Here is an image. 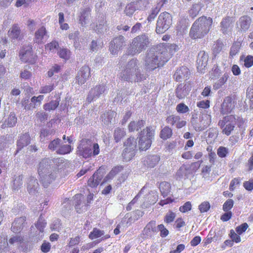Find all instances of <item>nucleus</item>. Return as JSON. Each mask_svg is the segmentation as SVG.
<instances>
[{
  "label": "nucleus",
  "mask_w": 253,
  "mask_h": 253,
  "mask_svg": "<svg viewBox=\"0 0 253 253\" xmlns=\"http://www.w3.org/2000/svg\"><path fill=\"white\" fill-rule=\"evenodd\" d=\"M178 49V46L174 43L159 44L156 52L149 51L146 55L145 66L147 70L152 71L163 66Z\"/></svg>",
  "instance_id": "nucleus-1"
},
{
  "label": "nucleus",
  "mask_w": 253,
  "mask_h": 253,
  "mask_svg": "<svg viewBox=\"0 0 253 253\" xmlns=\"http://www.w3.org/2000/svg\"><path fill=\"white\" fill-rule=\"evenodd\" d=\"M213 20L210 17L202 16L193 24L189 32L190 37L194 40L206 36L212 27Z\"/></svg>",
  "instance_id": "nucleus-2"
},
{
  "label": "nucleus",
  "mask_w": 253,
  "mask_h": 253,
  "mask_svg": "<svg viewBox=\"0 0 253 253\" xmlns=\"http://www.w3.org/2000/svg\"><path fill=\"white\" fill-rule=\"evenodd\" d=\"M100 153L99 146L97 143H92L90 139L83 138L80 140L77 147V154L84 159L98 155Z\"/></svg>",
  "instance_id": "nucleus-3"
},
{
  "label": "nucleus",
  "mask_w": 253,
  "mask_h": 253,
  "mask_svg": "<svg viewBox=\"0 0 253 253\" xmlns=\"http://www.w3.org/2000/svg\"><path fill=\"white\" fill-rule=\"evenodd\" d=\"M245 123L242 118L230 115L224 117L218 123V126L222 130V134L229 136L235 128V126L241 127Z\"/></svg>",
  "instance_id": "nucleus-4"
},
{
  "label": "nucleus",
  "mask_w": 253,
  "mask_h": 253,
  "mask_svg": "<svg viewBox=\"0 0 253 253\" xmlns=\"http://www.w3.org/2000/svg\"><path fill=\"white\" fill-rule=\"evenodd\" d=\"M150 42V39L145 34L136 36L132 40L128 48L129 54L133 55L140 53L149 46Z\"/></svg>",
  "instance_id": "nucleus-5"
},
{
  "label": "nucleus",
  "mask_w": 253,
  "mask_h": 253,
  "mask_svg": "<svg viewBox=\"0 0 253 253\" xmlns=\"http://www.w3.org/2000/svg\"><path fill=\"white\" fill-rule=\"evenodd\" d=\"M154 132L151 126H147L140 132L138 146L140 150L146 151L150 147L152 139L154 138Z\"/></svg>",
  "instance_id": "nucleus-6"
},
{
  "label": "nucleus",
  "mask_w": 253,
  "mask_h": 253,
  "mask_svg": "<svg viewBox=\"0 0 253 253\" xmlns=\"http://www.w3.org/2000/svg\"><path fill=\"white\" fill-rule=\"evenodd\" d=\"M172 24L171 15L167 12L160 14L157 22L156 32L157 34H163L165 32Z\"/></svg>",
  "instance_id": "nucleus-7"
},
{
  "label": "nucleus",
  "mask_w": 253,
  "mask_h": 253,
  "mask_svg": "<svg viewBox=\"0 0 253 253\" xmlns=\"http://www.w3.org/2000/svg\"><path fill=\"white\" fill-rule=\"evenodd\" d=\"M135 74L137 78L136 81L141 80L138 79V68H137V60H131L126 65V68L123 71L121 75V79L124 81H129L133 75Z\"/></svg>",
  "instance_id": "nucleus-8"
},
{
  "label": "nucleus",
  "mask_w": 253,
  "mask_h": 253,
  "mask_svg": "<svg viewBox=\"0 0 253 253\" xmlns=\"http://www.w3.org/2000/svg\"><path fill=\"white\" fill-rule=\"evenodd\" d=\"M19 57L22 62L31 65L35 64L38 58V56L34 54L32 46L31 45L23 47L19 53Z\"/></svg>",
  "instance_id": "nucleus-9"
},
{
  "label": "nucleus",
  "mask_w": 253,
  "mask_h": 253,
  "mask_svg": "<svg viewBox=\"0 0 253 253\" xmlns=\"http://www.w3.org/2000/svg\"><path fill=\"white\" fill-rule=\"evenodd\" d=\"M47 166L48 160L47 159H43L40 163L38 169L39 174L41 178L40 181L42 182L44 187H46L54 179V177H51L50 175L43 176V174L45 172Z\"/></svg>",
  "instance_id": "nucleus-10"
},
{
  "label": "nucleus",
  "mask_w": 253,
  "mask_h": 253,
  "mask_svg": "<svg viewBox=\"0 0 253 253\" xmlns=\"http://www.w3.org/2000/svg\"><path fill=\"white\" fill-rule=\"evenodd\" d=\"M236 96H228L226 97L221 105L220 113L222 115L229 114L234 109L236 104Z\"/></svg>",
  "instance_id": "nucleus-11"
},
{
  "label": "nucleus",
  "mask_w": 253,
  "mask_h": 253,
  "mask_svg": "<svg viewBox=\"0 0 253 253\" xmlns=\"http://www.w3.org/2000/svg\"><path fill=\"white\" fill-rule=\"evenodd\" d=\"M105 169L103 167H100L88 179L87 185L91 188L96 187L101 182L104 176L103 171Z\"/></svg>",
  "instance_id": "nucleus-12"
},
{
  "label": "nucleus",
  "mask_w": 253,
  "mask_h": 253,
  "mask_svg": "<svg viewBox=\"0 0 253 253\" xmlns=\"http://www.w3.org/2000/svg\"><path fill=\"white\" fill-rule=\"evenodd\" d=\"M190 75L189 69L185 66H181L176 70L173 75V79L176 82H181L183 80L189 79Z\"/></svg>",
  "instance_id": "nucleus-13"
},
{
  "label": "nucleus",
  "mask_w": 253,
  "mask_h": 253,
  "mask_svg": "<svg viewBox=\"0 0 253 253\" xmlns=\"http://www.w3.org/2000/svg\"><path fill=\"white\" fill-rule=\"evenodd\" d=\"M125 43L124 37L123 36H120L113 39L110 42V51L113 55L116 54L120 50Z\"/></svg>",
  "instance_id": "nucleus-14"
},
{
  "label": "nucleus",
  "mask_w": 253,
  "mask_h": 253,
  "mask_svg": "<svg viewBox=\"0 0 253 253\" xmlns=\"http://www.w3.org/2000/svg\"><path fill=\"white\" fill-rule=\"evenodd\" d=\"M90 76V69L88 66H83L78 73L76 78L77 81L79 84H83Z\"/></svg>",
  "instance_id": "nucleus-15"
},
{
  "label": "nucleus",
  "mask_w": 253,
  "mask_h": 253,
  "mask_svg": "<svg viewBox=\"0 0 253 253\" xmlns=\"http://www.w3.org/2000/svg\"><path fill=\"white\" fill-rule=\"evenodd\" d=\"M209 60V55L205 51H201L198 56L197 69L200 72H202L203 70L207 67Z\"/></svg>",
  "instance_id": "nucleus-16"
},
{
  "label": "nucleus",
  "mask_w": 253,
  "mask_h": 253,
  "mask_svg": "<svg viewBox=\"0 0 253 253\" xmlns=\"http://www.w3.org/2000/svg\"><path fill=\"white\" fill-rule=\"evenodd\" d=\"M105 86L103 85H96L92 88L88 94L87 100L88 102H91L95 97H98L101 94L105 91Z\"/></svg>",
  "instance_id": "nucleus-17"
},
{
  "label": "nucleus",
  "mask_w": 253,
  "mask_h": 253,
  "mask_svg": "<svg viewBox=\"0 0 253 253\" xmlns=\"http://www.w3.org/2000/svg\"><path fill=\"white\" fill-rule=\"evenodd\" d=\"M157 232L156 223L154 220H151L149 222L142 231V235L143 238H146L149 237H152V233H154Z\"/></svg>",
  "instance_id": "nucleus-18"
},
{
  "label": "nucleus",
  "mask_w": 253,
  "mask_h": 253,
  "mask_svg": "<svg viewBox=\"0 0 253 253\" xmlns=\"http://www.w3.org/2000/svg\"><path fill=\"white\" fill-rule=\"evenodd\" d=\"M31 141V138L28 133L21 135L17 142V149L15 154L18 153L24 147L27 146Z\"/></svg>",
  "instance_id": "nucleus-19"
},
{
  "label": "nucleus",
  "mask_w": 253,
  "mask_h": 253,
  "mask_svg": "<svg viewBox=\"0 0 253 253\" xmlns=\"http://www.w3.org/2000/svg\"><path fill=\"white\" fill-rule=\"evenodd\" d=\"M47 32L45 26H42L38 28L35 33L34 42L38 44L43 43V39L44 36L47 35Z\"/></svg>",
  "instance_id": "nucleus-20"
},
{
  "label": "nucleus",
  "mask_w": 253,
  "mask_h": 253,
  "mask_svg": "<svg viewBox=\"0 0 253 253\" xmlns=\"http://www.w3.org/2000/svg\"><path fill=\"white\" fill-rule=\"evenodd\" d=\"M191 90V87L189 85L180 84L176 89V96L179 99L184 98Z\"/></svg>",
  "instance_id": "nucleus-21"
},
{
  "label": "nucleus",
  "mask_w": 253,
  "mask_h": 253,
  "mask_svg": "<svg viewBox=\"0 0 253 253\" xmlns=\"http://www.w3.org/2000/svg\"><path fill=\"white\" fill-rule=\"evenodd\" d=\"M251 18L247 15L241 17L238 21V25L241 32H246L250 27Z\"/></svg>",
  "instance_id": "nucleus-22"
},
{
  "label": "nucleus",
  "mask_w": 253,
  "mask_h": 253,
  "mask_svg": "<svg viewBox=\"0 0 253 253\" xmlns=\"http://www.w3.org/2000/svg\"><path fill=\"white\" fill-rule=\"evenodd\" d=\"M25 221V217H21L15 220L12 224L11 231L14 233H20L24 227V223Z\"/></svg>",
  "instance_id": "nucleus-23"
},
{
  "label": "nucleus",
  "mask_w": 253,
  "mask_h": 253,
  "mask_svg": "<svg viewBox=\"0 0 253 253\" xmlns=\"http://www.w3.org/2000/svg\"><path fill=\"white\" fill-rule=\"evenodd\" d=\"M233 22V18L229 16H226L223 18L220 22L221 31L223 34L228 33L229 28Z\"/></svg>",
  "instance_id": "nucleus-24"
},
{
  "label": "nucleus",
  "mask_w": 253,
  "mask_h": 253,
  "mask_svg": "<svg viewBox=\"0 0 253 253\" xmlns=\"http://www.w3.org/2000/svg\"><path fill=\"white\" fill-rule=\"evenodd\" d=\"M159 189L161 195L163 197H166L169 195L171 191V185L167 181H163L159 184Z\"/></svg>",
  "instance_id": "nucleus-25"
},
{
  "label": "nucleus",
  "mask_w": 253,
  "mask_h": 253,
  "mask_svg": "<svg viewBox=\"0 0 253 253\" xmlns=\"http://www.w3.org/2000/svg\"><path fill=\"white\" fill-rule=\"evenodd\" d=\"M123 169V167L122 166H116L113 168L109 172V173L105 176L101 184L102 185L108 180L112 179L116 174L121 172Z\"/></svg>",
  "instance_id": "nucleus-26"
},
{
  "label": "nucleus",
  "mask_w": 253,
  "mask_h": 253,
  "mask_svg": "<svg viewBox=\"0 0 253 253\" xmlns=\"http://www.w3.org/2000/svg\"><path fill=\"white\" fill-rule=\"evenodd\" d=\"M84 196L82 194H77L73 197L75 202L74 206L76 211L78 213H81L83 211L82 207H81Z\"/></svg>",
  "instance_id": "nucleus-27"
},
{
  "label": "nucleus",
  "mask_w": 253,
  "mask_h": 253,
  "mask_svg": "<svg viewBox=\"0 0 253 253\" xmlns=\"http://www.w3.org/2000/svg\"><path fill=\"white\" fill-rule=\"evenodd\" d=\"M172 134V129L168 126H165L160 131V137L163 140H166L170 138Z\"/></svg>",
  "instance_id": "nucleus-28"
},
{
  "label": "nucleus",
  "mask_w": 253,
  "mask_h": 253,
  "mask_svg": "<svg viewBox=\"0 0 253 253\" xmlns=\"http://www.w3.org/2000/svg\"><path fill=\"white\" fill-rule=\"evenodd\" d=\"M145 125V121L143 120H139L137 122L132 121L128 125V128L129 132H132L135 130L138 131L140 128Z\"/></svg>",
  "instance_id": "nucleus-29"
},
{
  "label": "nucleus",
  "mask_w": 253,
  "mask_h": 253,
  "mask_svg": "<svg viewBox=\"0 0 253 253\" xmlns=\"http://www.w3.org/2000/svg\"><path fill=\"white\" fill-rule=\"evenodd\" d=\"M229 78V74L228 73H225L222 76L213 84V88L216 90L221 88L227 82Z\"/></svg>",
  "instance_id": "nucleus-30"
},
{
  "label": "nucleus",
  "mask_w": 253,
  "mask_h": 253,
  "mask_svg": "<svg viewBox=\"0 0 253 253\" xmlns=\"http://www.w3.org/2000/svg\"><path fill=\"white\" fill-rule=\"evenodd\" d=\"M160 160V157L157 155L150 156L147 158L146 164L148 168H153L158 164Z\"/></svg>",
  "instance_id": "nucleus-31"
},
{
  "label": "nucleus",
  "mask_w": 253,
  "mask_h": 253,
  "mask_svg": "<svg viewBox=\"0 0 253 253\" xmlns=\"http://www.w3.org/2000/svg\"><path fill=\"white\" fill-rule=\"evenodd\" d=\"M90 12L91 9L89 7L85 8L82 11L79 17V21L82 25L85 24L86 20L90 16Z\"/></svg>",
  "instance_id": "nucleus-32"
},
{
  "label": "nucleus",
  "mask_w": 253,
  "mask_h": 253,
  "mask_svg": "<svg viewBox=\"0 0 253 253\" xmlns=\"http://www.w3.org/2000/svg\"><path fill=\"white\" fill-rule=\"evenodd\" d=\"M39 184L37 179L31 178L28 182V191L31 194H35L37 192Z\"/></svg>",
  "instance_id": "nucleus-33"
},
{
  "label": "nucleus",
  "mask_w": 253,
  "mask_h": 253,
  "mask_svg": "<svg viewBox=\"0 0 253 253\" xmlns=\"http://www.w3.org/2000/svg\"><path fill=\"white\" fill-rule=\"evenodd\" d=\"M126 135V132L124 128H117L114 133V140L116 143L120 142Z\"/></svg>",
  "instance_id": "nucleus-34"
},
{
  "label": "nucleus",
  "mask_w": 253,
  "mask_h": 253,
  "mask_svg": "<svg viewBox=\"0 0 253 253\" xmlns=\"http://www.w3.org/2000/svg\"><path fill=\"white\" fill-rule=\"evenodd\" d=\"M125 149H129L130 150H135L136 148V141L134 137L128 138L124 142Z\"/></svg>",
  "instance_id": "nucleus-35"
},
{
  "label": "nucleus",
  "mask_w": 253,
  "mask_h": 253,
  "mask_svg": "<svg viewBox=\"0 0 253 253\" xmlns=\"http://www.w3.org/2000/svg\"><path fill=\"white\" fill-rule=\"evenodd\" d=\"M136 150H130L129 149H124L122 153V157L125 161L131 160L135 154Z\"/></svg>",
  "instance_id": "nucleus-36"
},
{
  "label": "nucleus",
  "mask_w": 253,
  "mask_h": 253,
  "mask_svg": "<svg viewBox=\"0 0 253 253\" xmlns=\"http://www.w3.org/2000/svg\"><path fill=\"white\" fill-rule=\"evenodd\" d=\"M201 9V7L199 4H194L189 10V14L192 18L196 17Z\"/></svg>",
  "instance_id": "nucleus-37"
},
{
  "label": "nucleus",
  "mask_w": 253,
  "mask_h": 253,
  "mask_svg": "<svg viewBox=\"0 0 253 253\" xmlns=\"http://www.w3.org/2000/svg\"><path fill=\"white\" fill-rule=\"evenodd\" d=\"M240 60H243L244 66L247 68H249L253 66V56L252 55H248L245 57L243 56H241L240 57Z\"/></svg>",
  "instance_id": "nucleus-38"
},
{
  "label": "nucleus",
  "mask_w": 253,
  "mask_h": 253,
  "mask_svg": "<svg viewBox=\"0 0 253 253\" xmlns=\"http://www.w3.org/2000/svg\"><path fill=\"white\" fill-rule=\"evenodd\" d=\"M241 44L240 42H235L233 43L229 53L230 56L233 57L239 52Z\"/></svg>",
  "instance_id": "nucleus-39"
},
{
  "label": "nucleus",
  "mask_w": 253,
  "mask_h": 253,
  "mask_svg": "<svg viewBox=\"0 0 253 253\" xmlns=\"http://www.w3.org/2000/svg\"><path fill=\"white\" fill-rule=\"evenodd\" d=\"M136 10L135 5L131 2L126 5L124 12L127 16H131Z\"/></svg>",
  "instance_id": "nucleus-40"
},
{
  "label": "nucleus",
  "mask_w": 253,
  "mask_h": 253,
  "mask_svg": "<svg viewBox=\"0 0 253 253\" xmlns=\"http://www.w3.org/2000/svg\"><path fill=\"white\" fill-rule=\"evenodd\" d=\"M72 150L70 145H61L56 151V153L60 155H65L70 153Z\"/></svg>",
  "instance_id": "nucleus-41"
},
{
  "label": "nucleus",
  "mask_w": 253,
  "mask_h": 253,
  "mask_svg": "<svg viewBox=\"0 0 253 253\" xmlns=\"http://www.w3.org/2000/svg\"><path fill=\"white\" fill-rule=\"evenodd\" d=\"M59 105V101L56 100H51L49 103L43 105V109L45 111H51L55 110Z\"/></svg>",
  "instance_id": "nucleus-42"
},
{
  "label": "nucleus",
  "mask_w": 253,
  "mask_h": 253,
  "mask_svg": "<svg viewBox=\"0 0 253 253\" xmlns=\"http://www.w3.org/2000/svg\"><path fill=\"white\" fill-rule=\"evenodd\" d=\"M104 235V231L100 230L97 228H94L92 231H91L89 234V238L93 240L98 238H99Z\"/></svg>",
  "instance_id": "nucleus-43"
},
{
  "label": "nucleus",
  "mask_w": 253,
  "mask_h": 253,
  "mask_svg": "<svg viewBox=\"0 0 253 253\" xmlns=\"http://www.w3.org/2000/svg\"><path fill=\"white\" fill-rule=\"evenodd\" d=\"M175 217L176 213L172 211H169L164 217V222L166 224L170 223L174 220Z\"/></svg>",
  "instance_id": "nucleus-44"
},
{
  "label": "nucleus",
  "mask_w": 253,
  "mask_h": 253,
  "mask_svg": "<svg viewBox=\"0 0 253 253\" xmlns=\"http://www.w3.org/2000/svg\"><path fill=\"white\" fill-rule=\"evenodd\" d=\"M8 34L12 39H17L20 34V30L17 25H14L9 31Z\"/></svg>",
  "instance_id": "nucleus-45"
},
{
  "label": "nucleus",
  "mask_w": 253,
  "mask_h": 253,
  "mask_svg": "<svg viewBox=\"0 0 253 253\" xmlns=\"http://www.w3.org/2000/svg\"><path fill=\"white\" fill-rule=\"evenodd\" d=\"M229 153L228 149L224 146H219L217 150V154L219 157H226Z\"/></svg>",
  "instance_id": "nucleus-46"
},
{
  "label": "nucleus",
  "mask_w": 253,
  "mask_h": 253,
  "mask_svg": "<svg viewBox=\"0 0 253 253\" xmlns=\"http://www.w3.org/2000/svg\"><path fill=\"white\" fill-rule=\"evenodd\" d=\"M17 123V118L14 113H10L9 115L7 121L6 125L8 127H12L14 126Z\"/></svg>",
  "instance_id": "nucleus-47"
},
{
  "label": "nucleus",
  "mask_w": 253,
  "mask_h": 253,
  "mask_svg": "<svg viewBox=\"0 0 253 253\" xmlns=\"http://www.w3.org/2000/svg\"><path fill=\"white\" fill-rule=\"evenodd\" d=\"M157 229L160 232V236L162 238L167 237L169 234V230L163 224L158 225L157 226Z\"/></svg>",
  "instance_id": "nucleus-48"
},
{
  "label": "nucleus",
  "mask_w": 253,
  "mask_h": 253,
  "mask_svg": "<svg viewBox=\"0 0 253 253\" xmlns=\"http://www.w3.org/2000/svg\"><path fill=\"white\" fill-rule=\"evenodd\" d=\"M234 205V201L231 199H229L223 204L222 209L224 211H231Z\"/></svg>",
  "instance_id": "nucleus-49"
},
{
  "label": "nucleus",
  "mask_w": 253,
  "mask_h": 253,
  "mask_svg": "<svg viewBox=\"0 0 253 253\" xmlns=\"http://www.w3.org/2000/svg\"><path fill=\"white\" fill-rule=\"evenodd\" d=\"M54 88V85L53 84L50 85H45L42 86L41 87L40 93L42 94H46L51 92Z\"/></svg>",
  "instance_id": "nucleus-50"
},
{
  "label": "nucleus",
  "mask_w": 253,
  "mask_h": 253,
  "mask_svg": "<svg viewBox=\"0 0 253 253\" xmlns=\"http://www.w3.org/2000/svg\"><path fill=\"white\" fill-rule=\"evenodd\" d=\"M192 209V204L191 202L188 201L184 204L183 205L179 208V211L182 213H185L190 211Z\"/></svg>",
  "instance_id": "nucleus-51"
},
{
  "label": "nucleus",
  "mask_w": 253,
  "mask_h": 253,
  "mask_svg": "<svg viewBox=\"0 0 253 253\" xmlns=\"http://www.w3.org/2000/svg\"><path fill=\"white\" fill-rule=\"evenodd\" d=\"M58 54L60 57L67 60L70 57V51L66 48H61L59 50Z\"/></svg>",
  "instance_id": "nucleus-52"
},
{
  "label": "nucleus",
  "mask_w": 253,
  "mask_h": 253,
  "mask_svg": "<svg viewBox=\"0 0 253 253\" xmlns=\"http://www.w3.org/2000/svg\"><path fill=\"white\" fill-rule=\"evenodd\" d=\"M135 5L137 10H140L146 7L148 3V0H138L132 2Z\"/></svg>",
  "instance_id": "nucleus-53"
},
{
  "label": "nucleus",
  "mask_w": 253,
  "mask_h": 253,
  "mask_svg": "<svg viewBox=\"0 0 253 253\" xmlns=\"http://www.w3.org/2000/svg\"><path fill=\"white\" fill-rule=\"evenodd\" d=\"M241 183V178L240 177H236L233 178L230 182L229 185V190L231 191H234L236 186L239 185Z\"/></svg>",
  "instance_id": "nucleus-54"
},
{
  "label": "nucleus",
  "mask_w": 253,
  "mask_h": 253,
  "mask_svg": "<svg viewBox=\"0 0 253 253\" xmlns=\"http://www.w3.org/2000/svg\"><path fill=\"white\" fill-rule=\"evenodd\" d=\"M179 120V116L171 115L166 118V122L168 124L173 126L176 124V121Z\"/></svg>",
  "instance_id": "nucleus-55"
},
{
  "label": "nucleus",
  "mask_w": 253,
  "mask_h": 253,
  "mask_svg": "<svg viewBox=\"0 0 253 253\" xmlns=\"http://www.w3.org/2000/svg\"><path fill=\"white\" fill-rule=\"evenodd\" d=\"M176 110L179 113H185L189 111L188 107L183 103L178 104L176 107Z\"/></svg>",
  "instance_id": "nucleus-56"
},
{
  "label": "nucleus",
  "mask_w": 253,
  "mask_h": 253,
  "mask_svg": "<svg viewBox=\"0 0 253 253\" xmlns=\"http://www.w3.org/2000/svg\"><path fill=\"white\" fill-rule=\"evenodd\" d=\"M211 206L210 204V203L208 201L204 202L202 203L199 206V210H200V212H206L208 211L210 209Z\"/></svg>",
  "instance_id": "nucleus-57"
},
{
  "label": "nucleus",
  "mask_w": 253,
  "mask_h": 253,
  "mask_svg": "<svg viewBox=\"0 0 253 253\" xmlns=\"http://www.w3.org/2000/svg\"><path fill=\"white\" fill-rule=\"evenodd\" d=\"M247 97L250 100V107H253V86L248 87L247 90Z\"/></svg>",
  "instance_id": "nucleus-58"
},
{
  "label": "nucleus",
  "mask_w": 253,
  "mask_h": 253,
  "mask_svg": "<svg viewBox=\"0 0 253 253\" xmlns=\"http://www.w3.org/2000/svg\"><path fill=\"white\" fill-rule=\"evenodd\" d=\"M197 106L201 109H208L210 106V101L206 100L199 101L197 103Z\"/></svg>",
  "instance_id": "nucleus-59"
},
{
  "label": "nucleus",
  "mask_w": 253,
  "mask_h": 253,
  "mask_svg": "<svg viewBox=\"0 0 253 253\" xmlns=\"http://www.w3.org/2000/svg\"><path fill=\"white\" fill-rule=\"evenodd\" d=\"M46 222L40 217L36 224V227L41 231L43 232L44 228L46 225Z\"/></svg>",
  "instance_id": "nucleus-60"
},
{
  "label": "nucleus",
  "mask_w": 253,
  "mask_h": 253,
  "mask_svg": "<svg viewBox=\"0 0 253 253\" xmlns=\"http://www.w3.org/2000/svg\"><path fill=\"white\" fill-rule=\"evenodd\" d=\"M230 238L232 239L233 242H235L236 243H239L241 241V238L239 235H237L234 231V230L231 229L230 231L229 234Z\"/></svg>",
  "instance_id": "nucleus-61"
},
{
  "label": "nucleus",
  "mask_w": 253,
  "mask_h": 253,
  "mask_svg": "<svg viewBox=\"0 0 253 253\" xmlns=\"http://www.w3.org/2000/svg\"><path fill=\"white\" fill-rule=\"evenodd\" d=\"M160 10L158 7H155L154 8H152L151 10L150 14L149 15L147 20L149 22H150L154 20L156 16L157 15L158 13H159Z\"/></svg>",
  "instance_id": "nucleus-62"
},
{
  "label": "nucleus",
  "mask_w": 253,
  "mask_h": 253,
  "mask_svg": "<svg viewBox=\"0 0 253 253\" xmlns=\"http://www.w3.org/2000/svg\"><path fill=\"white\" fill-rule=\"evenodd\" d=\"M243 187L246 190L252 191L253 190V178H251L248 181H245L243 183Z\"/></svg>",
  "instance_id": "nucleus-63"
},
{
  "label": "nucleus",
  "mask_w": 253,
  "mask_h": 253,
  "mask_svg": "<svg viewBox=\"0 0 253 253\" xmlns=\"http://www.w3.org/2000/svg\"><path fill=\"white\" fill-rule=\"evenodd\" d=\"M248 227V224L247 223H242L236 228V231L238 234L241 235L246 231Z\"/></svg>",
  "instance_id": "nucleus-64"
}]
</instances>
